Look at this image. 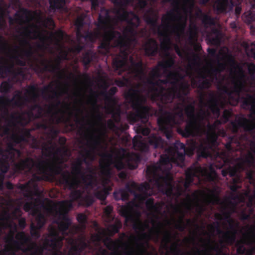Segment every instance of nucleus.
I'll return each mask as SVG.
<instances>
[{
  "mask_svg": "<svg viewBox=\"0 0 255 255\" xmlns=\"http://www.w3.org/2000/svg\"><path fill=\"white\" fill-rule=\"evenodd\" d=\"M116 13L121 21L128 23L124 29L123 35L114 29L107 30L111 17L109 10L104 7L101 8L95 25L99 30L104 31L103 40L98 46L100 54L105 55L109 54L111 47L120 48V53L113 59L112 65L115 71H119V74H121L126 68L130 51V42L131 40L136 41L135 37L137 32L136 28L139 26L140 19L133 11H128L125 7L116 9Z\"/></svg>",
  "mask_w": 255,
  "mask_h": 255,
  "instance_id": "nucleus-1",
  "label": "nucleus"
},
{
  "mask_svg": "<svg viewBox=\"0 0 255 255\" xmlns=\"http://www.w3.org/2000/svg\"><path fill=\"white\" fill-rule=\"evenodd\" d=\"M77 232V228L76 227H73L69 232L63 235L56 228L52 227L42 246H38L35 243H34L33 247L35 250L33 255H43L45 250L51 252V255H62L61 249L64 240L71 246L67 255H85L87 253L86 250H91L92 247L89 243L86 242L85 237L78 239L74 238V236Z\"/></svg>",
  "mask_w": 255,
  "mask_h": 255,
  "instance_id": "nucleus-2",
  "label": "nucleus"
},
{
  "mask_svg": "<svg viewBox=\"0 0 255 255\" xmlns=\"http://www.w3.org/2000/svg\"><path fill=\"white\" fill-rule=\"evenodd\" d=\"M40 91L44 100L48 101H54L55 102H52L49 105L45 104L46 110L39 104H35L29 106L27 110L22 112L20 114L17 115L16 113L10 114L6 119L9 126L14 127L19 124L21 126H25L32 121L42 118L45 112L52 115L51 120L52 122H54L53 117L57 114V112H54L56 110H58L61 104L60 100L61 94L53 89L51 84L44 86Z\"/></svg>",
  "mask_w": 255,
  "mask_h": 255,
  "instance_id": "nucleus-3",
  "label": "nucleus"
},
{
  "mask_svg": "<svg viewBox=\"0 0 255 255\" xmlns=\"http://www.w3.org/2000/svg\"><path fill=\"white\" fill-rule=\"evenodd\" d=\"M174 8L164 15L162 18V23L164 30L157 25V15L152 10H148L143 16L145 22L153 28L157 27V34L159 37L163 38L161 44H168L170 42L168 31L170 29L172 33L179 34L183 33L186 26V19L183 20V16L180 12V4L179 0L173 1Z\"/></svg>",
  "mask_w": 255,
  "mask_h": 255,
  "instance_id": "nucleus-4",
  "label": "nucleus"
},
{
  "mask_svg": "<svg viewBox=\"0 0 255 255\" xmlns=\"http://www.w3.org/2000/svg\"><path fill=\"white\" fill-rule=\"evenodd\" d=\"M171 89H176L174 93V98L176 95L180 102L174 104L173 111L168 112L164 109V106L160 107V116L157 119V124L159 129L165 134L168 139L172 137V128L175 126L180 125L183 121V107L187 96L190 92L189 85L187 83L180 84L179 90L176 87Z\"/></svg>",
  "mask_w": 255,
  "mask_h": 255,
  "instance_id": "nucleus-5",
  "label": "nucleus"
},
{
  "mask_svg": "<svg viewBox=\"0 0 255 255\" xmlns=\"http://www.w3.org/2000/svg\"><path fill=\"white\" fill-rule=\"evenodd\" d=\"M168 154L161 155L158 162L147 165L146 175L150 183L153 184L167 197H170L173 195L174 185L170 172L171 158V155Z\"/></svg>",
  "mask_w": 255,
  "mask_h": 255,
  "instance_id": "nucleus-6",
  "label": "nucleus"
},
{
  "mask_svg": "<svg viewBox=\"0 0 255 255\" xmlns=\"http://www.w3.org/2000/svg\"><path fill=\"white\" fill-rule=\"evenodd\" d=\"M34 166H36L42 174V176L35 175L33 176L37 181L44 180L46 181H53L56 176L60 174L61 175L63 172L62 166L55 164L53 162L39 159L38 162L36 163L35 160L30 157L22 159L14 164V170L17 172L30 171Z\"/></svg>",
  "mask_w": 255,
  "mask_h": 255,
  "instance_id": "nucleus-7",
  "label": "nucleus"
},
{
  "mask_svg": "<svg viewBox=\"0 0 255 255\" xmlns=\"http://www.w3.org/2000/svg\"><path fill=\"white\" fill-rule=\"evenodd\" d=\"M227 59L231 67V73L234 74L232 75L231 80L232 86L229 87L228 85H222L218 89L227 95L230 99H233L242 96L241 94L245 91L247 80L250 79L233 56L229 55Z\"/></svg>",
  "mask_w": 255,
  "mask_h": 255,
  "instance_id": "nucleus-8",
  "label": "nucleus"
},
{
  "mask_svg": "<svg viewBox=\"0 0 255 255\" xmlns=\"http://www.w3.org/2000/svg\"><path fill=\"white\" fill-rule=\"evenodd\" d=\"M120 213L121 215L125 218V222H130L132 224L133 229L136 231H141L139 237L132 236L131 238L136 241L138 252H136L133 248L130 247L129 250L125 251L124 255H142L144 253H147V251L144 248L143 243L140 242L142 240L148 241L151 238V235L144 232L145 228L148 227L147 224L143 223L139 219L136 220L132 212V208L128 204L121 207Z\"/></svg>",
  "mask_w": 255,
  "mask_h": 255,
  "instance_id": "nucleus-9",
  "label": "nucleus"
},
{
  "mask_svg": "<svg viewBox=\"0 0 255 255\" xmlns=\"http://www.w3.org/2000/svg\"><path fill=\"white\" fill-rule=\"evenodd\" d=\"M125 98L130 104L134 112H129L128 115V119L133 123L140 120L147 122L150 113L151 108L144 105L146 102V97L141 94L138 88H130L125 94Z\"/></svg>",
  "mask_w": 255,
  "mask_h": 255,
  "instance_id": "nucleus-10",
  "label": "nucleus"
},
{
  "mask_svg": "<svg viewBox=\"0 0 255 255\" xmlns=\"http://www.w3.org/2000/svg\"><path fill=\"white\" fill-rule=\"evenodd\" d=\"M232 100L237 103L241 102L243 109H250L251 114L255 116V94L246 93ZM229 126L234 133H237L240 128L251 133L255 129V119L252 121L243 115L237 116L235 120L230 121Z\"/></svg>",
  "mask_w": 255,
  "mask_h": 255,
  "instance_id": "nucleus-11",
  "label": "nucleus"
},
{
  "mask_svg": "<svg viewBox=\"0 0 255 255\" xmlns=\"http://www.w3.org/2000/svg\"><path fill=\"white\" fill-rule=\"evenodd\" d=\"M148 191H152L149 183L145 182L138 185L135 182H132L127 183L124 188L115 191L113 196L116 201H126L128 200L130 193L134 196L135 199L143 201L147 196L151 195V193H148Z\"/></svg>",
  "mask_w": 255,
  "mask_h": 255,
  "instance_id": "nucleus-12",
  "label": "nucleus"
},
{
  "mask_svg": "<svg viewBox=\"0 0 255 255\" xmlns=\"http://www.w3.org/2000/svg\"><path fill=\"white\" fill-rule=\"evenodd\" d=\"M175 75L173 72H169L165 79H160L158 78L155 80L157 82L156 88L157 90L155 93V102H157L159 107V112L158 115L160 116V107L164 106V109L168 108L167 105L171 104L174 99V93L177 90L175 89H166L164 87V85L171 84L174 85L175 82L171 81V79H175Z\"/></svg>",
  "mask_w": 255,
  "mask_h": 255,
  "instance_id": "nucleus-13",
  "label": "nucleus"
},
{
  "mask_svg": "<svg viewBox=\"0 0 255 255\" xmlns=\"http://www.w3.org/2000/svg\"><path fill=\"white\" fill-rule=\"evenodd\" d=\"M210 172L207 169L202 167L198 163L196 162L188 168L185 171V180L184 181L183 186L184 189L182 187L178 186L177 190V196L179 197L183 192L189 190V187L193 182L194 177H199L200 176L207 175L208 179L211 181H214L217 175L216 172L212 165L209 166Z\"/></svg>",
  "mask_w": 255,
  "mask_h": 255,
  "instance_id": "nucleus-14",
  "label": "nucleus"
},
{
  "mask_svg": "<svg viewBox=\"0 0 255 255\" xmlns=\"http://www.w3.org/2000/svg\"><path fill=\"white\" fill-rule=\"evenodd\" d=\"M183 107V112L186 115L188 120L184 128H179L177 129L179 133L183 137H188L194 134L195 132L199 131L201 128V121L203 116L195 114V108L194 103L186 105V100Z\"/></svg>",
  "mask_w": 255,
  "mask_h": 255,
  "instance_id": "nucleus-15",
  "label": "nucleus"
},
{
  "mask_svg": "<svg viewBox=\"0 0 255 255\" xmlns=\"http://www.w3.org/2000/svg\"><path fill=\"white\" fill-rule=\"evenodd\" d=\"M15 239L16 240H14L13 234L7 237L5 242L9 245L6 246L5 249L7 251H12L13 255H14L16 251H21L24 253H30V255H33L35 250L34 247H33L34 243L29 245L27 247H25L31 242V238L29 236L23 231L19 232L16 234Z\"/></svg>",
  "mask_w": 255,
  "mask_h": 255,
  "instance_id": "nucleus-16",
  "label": "nucleus"
},
{
  "mask_svg": "<svg viewBox=\"0 0 255 255\" xmlns=\"http://www.w3.org/2000/svg\"><path fill=\"white\" fill-rule=\"evenodd\" d=\"M32 137L29 129L27 128H22L19 130V133H13L11 137V142L7 143L6 149L4 150L0 147V155H7V157L16 159L20 157L21 152L20 150L16 149L14 146L17 144H19L22 142H28L29 139L32 138Z\"/></svg>",
  "mask_w": 255,
  "mask_h": 255,
  "instance_id": "nucleus-17",
  "label": "nucleus"
},
{
  "mask_svg": "<svg viewBox=\"0 0 255 255\" xmlns=\"http://www.w3.org/2000/svg\"><path fill=\"white\" fill-rule=\"evenodd\" d=\"M87 162V158L85 155H82V157L77 158L72 164L71 173L74 176L71 177L77 178L78 176H80V180L86 188H93L96 185V172L92 168L89 167L88 168L89 173L86 175L85 174L83 171V164Z\"/></svg>",
  "mask_w": 255,
  "mask_h": 255,
  "instance_id": "nucleus-18",
  "label": "nucleus"
},
{
  "mask_svg": "<svg viewBox=\"0 0 255 255\" xmlns=\"http://www.w3.org/2000/svg\"><path fill=\"white\" fill-rule=\"evenodd\" d=\"M73 202L69 200H64L59 202L60 211L58 219L55 221L58 227V230L63 235L69 232V231L76 227L78 231V227L76 226H71L72 221L67 215L68 213L73 208Z\"/></svg>",
  "mask_w": 255,
  "mask_h": 255,
  "instance_id": "nucleus-19",
  "label": "nucleus"
},
{
  "mask_svg": "<svg viewBox=\"0 0 255 255\" xmlns=\"http://www.w3.org/2000/svg\"><path fill=\"white\" fill-rule=\"evenodd\" d=\"M60 182L71 190L70 200L73 202L77 201L80 202L83 192L78 188L82 181L78 178L72 177L71 173L68 171H65L61 173Z\"/></svg>",
  "mask_w": 255,
  "mask_h": 255,
  "instance_id": "nucleus-20",
  "label": "nucleus"
},
{
  "mask_svg": "<svg viewBox=\"0 0 255 255\" xmlns=\"http://www.w3.org/2000/svg\"><path fill=\"white\" fill-rule=\"evenodd\" d=\"M67 53L64 52L62 57L58 56L53 63L52 60L42 58L40 61V64L36 63L35 65L34 71L37 73H43L44 72L51 73H58L60 78L65 76L63 70H61L60 64L62 59H67Z\"/></svg>",
  "mask_w": 255,
  "mask_h": 255,
  "instance_id": "nucleus-21",
  "label": "nucleus"
},
{
  "mask_svg": "<svg viewBox=\"0 0 255 255\" xmlns=\"http://www.w3.org/2000/svg\"><path fill=\"white\" fill-rule=\"evenodd\" d=\"M67 53L64 52L62 57L58 56L53 63L52 60L42 58L40 61V64L36 63L35 65L34 71L37 73H43L44 72L51 73H58L60 78L65 76L63 70H61L60 64L62 59H67Z\"/></svg>",
  "mask_w": 255,
  "mask_h": 255,
  "instance_id": "nucleus-22",
  "label": "nucleus"
},
{
  "mask_svg": "<svg viewBox=\"0 0 255 255\" xmlns=\"http://www.w3.org/2000/svg\"><path fill=\"white\" fill-rule=\"evenodd\" d=\"M216 128L215 124H207L206 138L201 142L197 147V152L200 156L207 158L211 156L210 149L212 148V144L216 141Z\"/></svg>",
  "mask_w": 255,
  "mask_h": 255,
  "instance_id": "nucleus-23",
  "label": "nucleus"
},
{
  "mask_svg": "<svg viewBox=\"0 0 255 255\" xmlns=\"http://www.w3.org/2000/svg\"><path fill=\"white\" fill-rule=\"evenodd\" d=\"M48 144L46 143H43L42 145H40V143L39 140L36 139L35 137L33 138V147L35 149H42V155L47 157H52V159L45 160L48 162H53L57 165H60V163H62V159L60 158L57 154L60 153L62 152V149L59 147H56L55 146L52 144V139L48 141Z\"/></svg>",
  "mask_w": 255,
  "mask_h": 255,
  "instance_id": "nucleus-24",
  "label": "nucleus"
},
{
  "mask_svg": "<svg viewBox=\"0 0 255 255\" xmlns=\"http://www.w3.org/2000/svg\"><path fill=\"white\" fill-rule=\"evenodd\" d=\"M12 105L14 107L22 109L24 106V101L23 98L21 95V93L18 91L17 94L14 95L11 99L3 96L0 97V105L1 111V117L4 119H6L10 115L7 108V106Z\"/></svg>",
  "mask_w": 255,
  "mask_h": 255,
  "instance_id": "nucleus-25",
  "label": "nucleus"
},
{
  "mask_svg": "<svg viewBox=\"0 0 255 255\" xmlns=\"http://www.w3.org/2000/svg\"><path fill=\"white\" fill-rule=\"evenodd\" d=\"M251 8L245 12L242 16L244 21L248 24H251V29H255V0H249ZM250 55L255 59V44L252 43L249 48Z\"/></svg>",
  "mask_w": 255,
  "mask_h": 255,
  "instance_id": "nucleus-26",
  "label": "nucleus"
},
{
  "mask_svg": "<svg viewBox=\"0 0 255 255\" xmlns=\"http://www.w3.org/2000/svg\"><path fill=\"white\" fill-rule=\"evenodd\" d=\"M246 178L249 180L250 183L254 186V190L252 196L249 198V202L247 205L250 208V214H248L243 213L242 214V219L243 220H248L250 219L251 215L254 212V207L255 206V177H254V171L253 170H247L246 172Z\"/></svg>",
  "mask_w": 255,
  "mask_h": 255,
  "instance_id": "nucleus-27",
  "label": "nucleus"
},
{
  "mask_svg": "<svg viewBox=\"0 0 255 255\" xmlns=\"http://www.w3.org/2000/svg\"><path fill=\"white\" fill-rule=\"evenodd\" d=\"M18 189L23 193L24 197L31 200L33 199L34 196H39L42 193L38 185L31 181L24 184H20Z\"/></svg>",
  "mask_w": 255,
  "mask_h": 255,
  "instance_id": "nucleus-28",
  "label": "nucleus"
},
{
  "mask_svg": "<svg viewBox=\"0 0 255 255\" xmlns=\"http://www.w3.org/2000/svg\"><path fill=\"white\" fill-rule=\"evenodd\" d=\"M210 229L214 232L216 230L219 234L223 235V237L225 243L229 245H232L236 241L237 230L235 227L234 228H230L231 231L223 232L220 229V223L219 222H216L213 224L209 226Z\"/></svg>",
  "mask_w": 255,
  "mask_h": 255,
  "instance_id": "nucleus-29",
  "label": "nucleus"
},
{
  "mask_svg": "<svg viewBox=\"0 0 255 255\" xmlns=\"http://www.w3.org/2000/svg\"><path fill=\"white\" fill-rule=\"evenodd\" d=\"M254 161L255 157L251 153H249L244 158H239L238 163L235 165V168L230 170V175L234 176L245 170L247 166L250 167L254 163Z\"/></svg>",
  "mask_w": 255,
  "mask_h": 255,
  "instance_id": "nucleus-30",
  "label": "nucleus"
},
{
  "mask_svg": "<svg viewBox=\"0 0 255 255\" xmlns=\"http://www.w3.org/2000/svg\"><path fill=\"white\" fill-rule=\"evenodd\" d=\"M147 145L153 148H160L166 151L167 143L160 135L157 133H153L145 138Z\"/></svg>",
  "mask_w": 255,
  "mask_h": 255,
  "instance_id": "nucleus-31",
  "label": "nucleus"
},
{
  "mask_svg": "<svg viewBox=\"0 0 255 255\" xmlns=\"http://www.w3.org/2000/svg\"><path fill=\"white\" fill-rule=\"evenodd\" d=\"M15 159L7 157V155H1L0 158V191L4 189L3 181L4 175L9 169V162H14Z\"/></svg>",
  "mask_w": 255,
  "mask_h": 255,
  "instance_id": "nucleus-32",
  "label": "nucleus"
},
{
  "mask_svg": "<svg viewBox=\"0 0 255 255\" xmlns=\"http://www.w3.org/2000/svg\"><path fill=\"white\" fill-rule=\"evenodd\" d=\"M234 3L229 0H216L213 5L214 11L217 14L225 13L232 10Z\"/></svg>",
  "mask_w": 255,
  "mask_h": 255,
  "instance_id": "nucleus-33",
  "label": "nucleus"
},
{
  "mask_svg": "<svg viewBox=\"0 0 255 255\" xmlns=\"http://www.w3.org/2000/svg\"><path fill=\"white\" fill-rule=\"evenodd\" d=\"M245 132L246 133H244L241 136L240 139H237L234 136L229 137V141H228L225 144V147L228 151L231 152L234 151V149L232 145V144L233 143H236L237 145L238 146H241L242 139L247 142L250 141L251 146H253V144L255 145V138L254 139V140H250L249 135L247 133V132Z\"/></svg>",
  "mask_w": 255,
  "mask_h": 255,
  "instance_id": "nucleus-34",
  "label": "nucleus"
},
{
  "mask_svg": "<svg viewBox=\"0 0 255 255\" xmlns=\"http://www.w3.org/2000/svg\"><path fill=\"white\" fill-rule=\"evenodd\" d=\"M39 90V89L35 84H31L28 86V89L26 91V93L29 96V97L22 96L23 98V100L24 101V106L26 103L32 102L33 104L32 105L38 104L37 101L39 97V94L38 92Z\"/></svg>",
  "mask_w": 255,
  "mask_h": 255,
  "instance_id": "nucleus-35",
  "label": "nucleus"
},
{
  "mask_svg": "<svg viewBox=\"0 0 255 255\" xmlns=\"http://www.w3.org/2000/svg\"><path fill=\"white\" fill-rule=\"evenodd\" d=\"M146 55L155 56L159 51V45L157 41L153 38H149L143 45Z\"/></svg>",
  "mask_w": 255,
  "mask_h": 255,
  "instance_id": "nucleus-36",
  "label": "nucleus"
},
{
  "mask_svg": "<svg viewBox=\"0 0 255 255\" xmlns=\"http://www.w3.org/2000/svg\"><path fill=\"white\" fill-rule=\"evenodd\" d=\"M129 61L132 69L133 72L139 78L145 75L143 64L141 59L136 61L132 56L129 57Z\"/></svg>",
  "mask_w": 255,
  "mask_h": 255,
  "instance_id": "nucleus-37",
  "label": "nucleus"
},
{
  "mask_svg": "<svg viewBox=\"0 0 255 255\" xmlns=\"http://www.w3.org/2000/svg\"><path fill=\"white\" fill-rule=\"evenodd\" d=\"M126 162L128 168L133 170L137 168L141 160L140 156L137 153H128L125 156Z\"/></svg>",
  "mask_w": 255,
  "mask_h": 255,
  "instance_id": "nucleus-38",
  "label": "nucleus"
},
{
  "mask_svg": "<svg viewBox=\"0 0 255 255\" xmlns=\"http://www.w3.org/2000/svg\"><path fill=\"white\" fill-rule=\"evenodd\" d=\"M97 53L91 49L85 51L82 54L81 61L86 69H88L91 62L96 59Z\"/></svg>",
  "mask_w": 255,
  "mask_h": 255,
  "instance_id": "nucleus-39",
  "label": "nucleus"
},
{
  "mask_svg": "<svg viewBox=\"0 0 255 255\" xmlns=\"http://www.w3.org/2000/svg\"><path fill=\"white\" fill-rule=\"evenodd\" d=\"M242 182V178L237 175L233 178V184L230 186V189L233 192L231 197L232 199H240V196L239 195H235L234 193H236L238 189L241 188L242 186L239 185Z\"/></svg>",
  "mask_w": 255,
  "mask_h": 255,
  "instance_id": "nucleus-40",
  "label": "nucleus"
},
{
  "mask_svg": "<svg viewBox=\"0 0 255 255\" xmlns=\"http://www.w3.org/2000/svg\"><path fill=\"white\" fill-rule=\"evenodd\" d=\"M187 226H194L198 229L200 228L199 226L196 223L195 221H193L190 219H187L186 224H185L183 221V216L181 217L180 219L176 223L175 225V228L180 232H183Z\"/></svg>",
  "mask_w": 255,
  "mask_h": 255,
  "instance_id": "nucleus-41",
  "label": "nucleus"
},
{
  "mask_svg": "<svg viewBox=\"0 0 255 255\" xmlns=\"http://www.w3.org/2000/svg\"><path fill=\"white\" fill-rule=\"evenodd\" d=\"M222 32L220 29L212 26L210 32L207 34V38L213 44H217L220 42Z\"/></svg>",
  "mask_w": 255,
  "mask_h": 255,
  "instance_id": "nucleus-42",
  "label": "nucleus"
},
{
  "mask_svg": "<svg viewBox=\"0 0 255 255\" xmlns=\"http://www.w3.org/2000/svg\"><path fill=\"white\" fill-rule=\"evenodd\" d=\"M2 60L4 61L5 76L8 74H11L12 75V80L17 81V77L19 74V72L15 71L13 69L14 66L13 64L11 63L8 64L7 61L3 58H2Z\"/></svg>",
  "mask_w": 255,
  "mask_h": 255,
  "instance_id": "nucleus-43",
  "label": "nucleus"
},
{
  "mask_svg": "<svg viewBox=\"0 0 255 255\" xmlns=\"http://www.w3.org/2000/svg\"><path fill=\"white\" fill-rule=\"evenodd\" d=\"M88 143L89 147L92 150L97 149L98 147L101 145L100 136L95 135L94 134H91L89 136Z\"/></svg>",
  "mask_w": 255,
  "mask_h": 255,
  "instance_id": "nucleus-44",
  "label": "nucleus"
},
{
  "mask_svg": "<svg viewBox=\"0 0 255 255\" xmlns=\"http://www.w3.org/2000/svg\"><path fill=\"white\" fill-rule=\"evenodd\" d=\"M179 150H182L186 152V149L184 143L180 142L178 140H176L173 146H167L166 152L170 155H172V152H180Z\"/></svg>",
  "mask_w": 255,
  "mask_h": 255,
  "instance_id": "nucleus-45",
  "label": "nucleus"
},
{
  "mask_svg": "<svg viewBox=\"0 0 255 255\" xmlns=\"http://www.w3.org/2000/svg\"><path fill=\"white\" fill-rule=\"evenodd\" d=\"M165 55L167 59L158 63V66L165 70L172 67L175 63L174 58L171 56L169 52H167Z\"/></svg>",
  "mask_w": 255,
  "mask_h": 255,
  "instance_id": "nucleus-46",
  "label": "nucleus"
},
{
  "mask_svg": "<svg viewBox=\"0 0 255 255\" xmlns=\"http://www.w3.org/2000/svg\"><path fill=\"white\" fill-rule=\"evenodd\" d=\"M201 20L204 27L206 28L215 26L216 24L215 18L207 13H205L203 15Z\"/></svg>",
  "mask_w": 255,
  "mask_h": 255,
  "instance_id": "nucleus-47",
  "label": "nucleus"
},
{
  "mask_svg": "<svg viewBox=\"0 0 255 255\" xmlns=\"http://www.w3.org/2000/svg\"><path fill=\"white\" fill-rule=\"evenodd\" d=\"M154 78L151 77V78L147 79L146 83H147L148 86V92L150 95L151 99L152 101H155V91L157 90L156 88V85L157 82H155Z\"/></svg>",
  "mask_w": 255,
  "mask_h": 255,
  "instance_id": "nucleus-48",
  "label": "nucleus"
},
{
  "mask_svg": "<svg viewBox=\"0 0 255 255\" xmlns=\"http://www.w3.org/2000/svg\"><path fill=\"white\" fill-rule=\"evenodd\" d=\"M150 188L152 189V191H148V193H151V195L147 196L145 198V199L143 201H141L140 200H139V201L140 202H143L144 201H145V206H146V207L147 209V210L149 211H153V210H155L156 208V206L154 204V199L152 198H149V199L146 200L148 197L151 196L152 195L154 194V193L153 189L151 186H150Z\"/></svg>",
  "mask_w": 255,
  "mask_h": 255,
  "instance_id": "nucleus-49",
  "label": "nucleus"
},
{
  "mask_svg": "<svg viewBox=\"0 0 255 255\" xmlns=\"http://www.w3.org/2000/svg\"><path fill=\"white\" fill-rule=\"evenodd\" d=\"M110 187H104V188L99 191H96L94 192L95 196L98 199L104 201H105L109 193V191L111 190Z\"/></svg>",
  "mask_w": 255,
  "mask_h": 255,
  "instance_id": "nucleus-50",
  "label": "nucleus"
},
{
  "mask_svg": "<svg viewBox=\"0 0 255 255\" xmlns=\"http://www.w3.org/2000/svg\"><path fill=\"white\" fill-rule=\"evenodd\" d=\"M39 21L45 28L53 29L55 27V24L53 18L51 17L42 18L39 17Z\"/></svg>",
  "mask_w": 255,
  "mask_h": 255,
  "instance_id": "nucleus-51",
  "label": "nucleus"
},
{
  "mask_svg": "<svg viewBox=\"0 0 255 255\" xmlns=\"http://www.w3.org/2000/svg\"><path fill=\"white\" fill-rule=\"evenodd\" d=\"M11 80L8 79L6 81H2L0 85V92L3 94L8 93L12 87Z\"/></svg>",
  "mask_w": 255,
  "mask_h": 255,
  "instance_id": "nucleus-52",
  "label": "nucleus"
},
{
  "mask_svg": "<svg viewBox=\"0 0 255 255\" xmlns=\"http://www.w3.org/2000/svg\"><path fill=\"white\" fill-rule=\"evenodd\" d=\"M235 212L234 208H233L231 211H224L222 213L223 220L228 222L229 224L230 228H234V220L231 219V215Z\"/></svg>",
  "mask_w": 255,
  "mask_h": 255,
  "instance_id": "nucleus-53",
  "label": "nucleus"
},
{
  "mask_svg": "<svg viewBox=\"0 0 255 255\" xmlns=\"http://www.w3.org/2000/svg\"><path fill=\"white\" fill-rule=\"evenodd\" d=\"M121 227L122 223L118 221L114 224L109 225V227L107 228V230L109 235L113 236L116 233H119Z\"/></svg>",
  "mask_w": 255,
  "mask_h": 255,
  "instance_id": "nucleus-54",
  "label": "nucleus"
},
{
  "mask_svg": "<svg viewBox=\"0 0 255 255\" xmlns=\"http://www.w3.org/2000/svg\"><path fill=\"white\" fill-rule=\"evenodd\" d=\"M14 49L17 51L18 50H21V53L22 55L25 56L27 58H31L34 54V52L32 49V46H29L28 48H22L21 49L18 46H14Z\"/></svg>",
  "mask_w": 255,
  "mask_h": 255,
  "instance_id": "nucleus-55",
  "label": "nucleus"
},
{
  "mask_svg": "<svg viewBox=\"0 0 255 255\" xmlns=\"http://www.w3.org/2000/svg\"><path fill=\"white\" fill-rule=\"evenodd\" d=\"M36 214H37L35 220L36 222V227L39 229H41L46 222V219L44 215L40 212L39 211L37 212Z\"/></svg>",
  "mask_w": 255,
  "mask_h": 255,
  "instance_id": "nucleus-56",
  "label": "nucleus"
},
{
  "mask_svg": "<svg viewBox=\"0 0 255 255\" xmlns=\"http://www.w3.org/2000/svg\"><path fill=\"white\" fill-rule=\"evenodd\" d=\"M249 78L252 83L255 82V64L250 63L247 64Z\"/></svg>",
  "mask_w": 255,
  "mask_h": 255,
  "instance_id": "nucleus-57",
  "label": "nucleus"
},
{
  "mask_svg": "<svg viewBox=\"0 0 255 255\" xmlns=\"http://www.w3.org/2000/svg\"><path fill=\"white\" fill-rule=\"evenodd\" d=\"M111 1L118 7L117 9H122L127 7L131 0H111Z\"/></svg>",
  "mask_w": 255,
  "mask_h": 255,
  "instance_id": "nucleus-58",
  "label": "nucleus"
},
{
  "mask_svg": "<svg viewBox=\"0 0 255 255\" xmlns=\"http://www.w3.org/2000/svg\"><path fill=\"white\" fill-rule=\"evenodd\" d=\"M98 32H94L87 30L84 33V38L86 40H88L91 42H94L98 37Z\"/></svg>",
  "mask_w": 255,
  "mask_h": 255,
  "instance_id": "nucleus-59",
  "label": "nucleus"
},
{
  "mask_svg": "<svg viewBox=\"0 0 255 255\" xmlns=\"http://www.w3.org/2000/svg\"><path fill=\"white\" fill-rule=\"evenodd\" d=\"M94 202V199L92 196L86 195L85 197H82L79 204L88 207L92 205Z\"/></svg>",
  "mask_w": 255,
  "mask_h": 255,
  "instance_id": "nucleus-60",
  "label": "nucleus"
},
{
  "mask_svg": "<svg viewBox=\"0 0 255 255\" xmlns=\"http://www.w3.org/2000/svg\"><path fill=\"white\" fill-rule=\"evenodd\" d=\"M175 236H174L172 232L170 231L165 230L164 232V236L162 241L165 243V247H167V244L171 242L173 239L175 238Z\"/></svg>",
  "mask_w": 255,
  "mask_h": 255,
  "instance_id": "nucleus-61",
  "label": "nucleus"
},
{
  "mask_svg": "<svg viewBox=\"0 0 255 255\" xmlns=\"http://www.w3.org/2000/svg\"><path fill=\"white\" fill-rule=\"evenodd\" d=\"M213 80L212 79H205L204 80H199L198 81V87L200 90H204L206 89H209L211 86V83L213 82Z\"/></svg>",
  "mask_w": 255,
  "mask_h": 255,
  "instance_id": "nucleus-62",
  "label": "nucleus"
},
{
  "mask_svg": "<svg viewBox=\"0 0 255 255\" xmlns=\"http://www.w3.org/2000/svg\"><path fill=\"white\" fill-rule=\"evenodd\" d=\"M77 220L81 225L82 228L85 230L87 223V216L84 213H79L76 217Z\"/></svg>",
  "mask_w": 255,
  "mask_h": 255,
  "instance_id": "nucleus-63",
  "label": "nucleus"
},
{
  "mask_svg": "<svg viewBox=\"0 0 255 255\" xmlns=\"http://www.w3.org/2000/svg\"><path fill=\"white\" fill-rule=\"evenodd\" d=\"M23 209L26 212L32 211L33 215L38 212V210L35 208V204L32 201L27 202L23 205Z\"/></svg>",
  "mask_w": 255,
  "mask_h": 255,
  "instance_id": "nucleus-64",
  "label": "nucleus"
}]
</instances>
